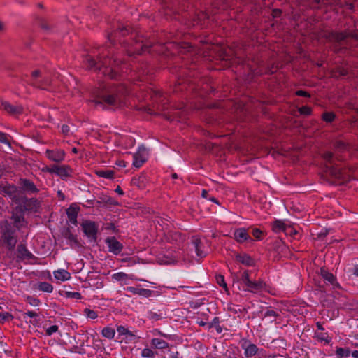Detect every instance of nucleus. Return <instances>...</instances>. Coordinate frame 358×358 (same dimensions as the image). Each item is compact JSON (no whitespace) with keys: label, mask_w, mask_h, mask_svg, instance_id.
Masks as SVG:
<instances>
[{"label":"nucleus","mask_w":358,"mask_h":358,"mask_svg":"<svg viewBox=\"0 0 358 358\" xmlns=\"http://www.w3.org/2000/svg\"><path fill=\"white\" fill-rule=\"evenodd\" d=\"M264 317H280V315L273 310H267L264 314L263 315Z\"/></svg>","instance_id":"nucleus-60"},{"label":"nucleus","mask_w":358,"mask_h":358,"mask_svg":"<svg viewBox=\"0 0 358 358\" xmlns=\"http://www.w3.org/2000/svg\"><path fill=\"white\" fill-rule=\"evenodd\" d=\"M127 291L133 294H138L139 296H142L146 298H148L152 296L153 291L144 288H138L134 287H127L126 288Z\"/></svg>","instance_id":"nucleus-25"},{"label":"nucleus","mask_w":358,"mask_h":358,"mask_svg":"<svg viewBox=\"0 0 358 358\" xmlns=\"http://www.w3.org/2000/svg\"><path fill=\"white\" fill-rule=\"evenodd\" d=\"M250 271L245 270L241 277L240 280L244 284V285H247L250 281Z\"/></svg>","instance_id":"nucleus-53"},{"label":"nucleus","mask_w":358,"mask_h":358,"mask_svg":"<svg viewBox=\"0 0 358 358\" xmlns=\"http://www.w3.org/2000/svg\"><path fill=\"white\" fill-rule=\"evenodd\" d=\"M103 228L106 230H111L115 234H118L120 232L118 227L113 222H107L103 224Z\"/></svg>","instance_id":"nucleus-48"},{"label":"nucleus","mask_w":358,"mask_h":358,"mask_svg":"<svg viewBox=\"0 0 358 358\" xmlns=\"http://www.w3.org/2000/svg\"><path fill=\"white\" fill-rule=\"evenodd\" d=\"M112 278L117 281H122L128 278V275L127 273L120 272L117 273H114L112 275Z\"/></svg>","instance_id":"nucleus-51"},{"label":"nucleus","mask_w":358,"mask_h":358,"mask_svg":"<svg viewBox=\"0 0 358 358\" xmlns=\"http://www.w3.org/2000/svg\"><path fill=\"white\" fill-rule=\"evenodd\" d=\"M24 213L21 206H17L13 208L11 211V216L10 217L11 222L10 223L13 224L15 227H17L19 231H22L28 226V221L25 219Z\"/></svg>","instance_id":"nucleus-9"},{"label":"nucleus","mask_w":358,"mask_h":358,"mask_svg":"<svg viewBox=\"0 0 358 358\" xmlns=\"http://www.w3.org/2000/svg\"><path fill=\"white\" fill-rule=\"evenodd\" d=\"M85 315L90 319H96L98 317L97 313L93 310L90 308H85L84 310Z\"/></svg>","instance_id":"nucleus-52"},{"label":"nucleus","mask_w":358,"mask_h":358,"mask_svg":"<svg viewBox=\"0 0 358 358\" xmlns=\"http://www.w3.org/2000/svg\"><path fill=\"white\" fill-rule=\"evenodd\" d=\"M331 49L335 54H342L346 52L348 48L346 45L331 43Z\"/></svg>","instance_id":"nucleus-38"},{"label":"nucleus","mask_w":358,"mask_h":358,"mask_svg":"<svg viewBox=\"0 0 358 358\" xmlns=\"http://www.w3.org/2000/svg\"><path fill=\"white\" fill-rule=\"evenodd\" d=\"M106 241L108 243V246H122L115 237H108L106 238Z\"/></svg>","instance_id":"nucleus-57"},{"label":"nucleus","mask_w":358,"mask_h":358,"mask_svg":"<svg viewBox=\"0 0 358 358\" xmlns=\"http://www.w3.org/2000/svg\"><path fill=\"white\" fill-rule=\"evenodd\" d=\"M108 38L113 45H120L128 56L150 52L154 43L142 34L135 32L128 24L117 22L108 34Z\"/></svg>","instance_id":"nucleus-2"},{"label":"nucleus","mask_w":358,"mask_h":358,"mask_svg":"<svg viewBox=\"0 0 358 358\" xmlns=\"http://www.w3.org/2000/svg\"><path fill=\"white\" fill-rule=\"evenodd\" d=\"M333 145L334 149L339 152H344L350 148V144L342 140H336Z\"/></svg>","instance_id":"nucleus-34"},{"label":"nucleus","mask_w":358,"mask_h":358,"mask_svg":"<svg viewBox=\"0 0 358 358\" xmlns=\"http://www.w3.org/2000/svg\"><path fill=\"white\" fill-rule=\"evenodd\" d=\"M38 288L39 290L47 293H51L53 290V286L47 282H41L38 283Z\"/></svg>","instance_id":"nucleus-42"},{"label":"nucleus","mask_w":358,"mask_h":358,"mask_svg":"<svg viewBox=\"0 0 358 358\" xmlns=\"http://www.w3.org/2000/svg\"><path fill=\"white\" fill-rule=\"evenodd\" d=\"M160 62L167 64L165 67L169 72L176 75L173 88L174 93L183 91L196 90L200 86V71L198 64L189 58H182L178 55L164 54L160 57Z\"/></svg>","instance_id":"nucleus-1"},{"label":"nucleus","mask_w":358,"mask_h":358,"mask_svg":"<svg viewBox=\"0 0 358 358\" xmlns=\"http://www.w3.org/2000/svg\"><path fill=\"white\" fill-rule=\"evenodd\" d=\"M228 310L234 314H236L238 313H242L241 308H240V306L236 305L234 306H229Z\"/></svg>","instance_id":"nucleus-63"},{"label":"nucleus","mask_w":358,"mask_h":358,"mask_svg":"<svg viewBox=\"0 0 358 358\" xmlns=\"http://www.w3.org/2000/svg\"><path fill=\"white\" fill-rule=\"evenodd\" d=\"M38 258L30 252L27 248H17V259L16 262H26L29 264L37 263Z\"/></svg>","instance_id":"nucleus-12"},{"label":"nucleus","mask_w":358,"mask_h":358,"mask_svg":"<svg viewBox=\"0 0 358 358\" xmlns=\"http://www.w3.org/2000/svg\"><path fill=\"white\" fill-rule=\"evenodd\" d=\"M148 181L146 175L144 173H141L139 176L131 179V185L137 187L140 189H144Z\"/></svg>","instance_id":"nucleus-24"},{"label":"nucleus","mask_w":358,"mask_h":358,"mask_svg":"<svg viewBox=\"0 0 358 358\" xmlns=\"http://www.w3.org/2000/svg\"><path fill=\"white\" fill-rule=\"evenodd\" d=\"M320 274L325 280L331 284H334V282L336 280L334 275L324 268H320Z\"/></svg>","instance_id":"nucleus-39"},{"label":"nucleus","mask_w":358,"mask_h":358,"mask_svg":"<svg viewBox=\"0 0 358 358\" xmlns=\"http://www.w3.org/2000/svg\"><path fill=\"white\" fill-rule=\"evenodd\" d=\"M295 95L298 96H303L306 98H310L311 96L310 94L305 90H299L295 92Z\"/></svg>","instance_id":"nucleus-59"},{"label":"nucleus","mask_w":358,"mask_h":358,"mask_svg":"<svg viewBox=\"0 0 358 358\" xmlns=\"http://www.w3.org/2000/svg\"><path fill=\"white\" fill-rule=\"evenodd\" d=\"M20 232L18 229L11 224L8 220H1L0 222V244L2 246H15L20 241L17 246H25V243H23L24 240L22 239L21 241L19 240L17 233Z\"/></svg>","instance_id":"nucleus-5"},{"label":"nucleus","mask_w":358,"mask_h":358,"mask_svg":"<svg viewBox=\"0 0 358 358\" xmlns=\"http://www.w3.org/2000/svg\"><path fill=\"white\" fill-rule=\"evenodd\" d=\"M54 276L57 280L66 281L71 278V274L66 270L59 269L54 271Z\"/></svg>","instance_id":"nucleus-28"},{"label":"nucleus","mask_w":358,"mask_h":358,"mask_svg":"<svg viewBox=\"0 0 358 358\" xmlns=\"http://www.w3.org/2000/svg\"><path fill=\"white\" fill-rule=\"evenodd\" d=\"M151 347L162 350L168 348L169 343L163 339L155 338L151 340Z\"/></svg>","instance_id":"nucleus-29"},{"label":"nucleus","mask_w":358,"mask_h":358,"mask_svg":"<svg viewBox=\"0 0 358 358\" xmlns=\"http://www.w3.org/2000/svg\"><path fill=\"white\" fill-rule=\"evenodd\" d=\"M124 89L121 85H105L100 87L96 92V104L106 103L110 106L118 108L122 101V94Z\"/></svg>","instance_id":"nucleus-4"},{"label":"nucleus","mask_w":358,"mask_h":358,"mask_svg":"<svg viewBox=\"0 0 358 358\" xmlns=\"http://www.w3.org/2000/svg\"><path fill=\"white\" fill-rule=\"evenodd\" d=\"M336 117L334 112L326 111L322 114L321 119L327 123H332Z\"/></svg>","instance_id":"nucleus-40"},{"label":"nucleus","mask_w":358,"mask_h":358,"mask_svg":"<svg viewBox=\"0 0 358 358\" xmlns=\"http://www.w3.org/2000/svg\"><path fill=\"white\" fill-rule=\"evenodd\" d=\"M351 351L349 348L336 347V358H347L350 355Z\"/></svg>","instance_id":"nucleus-35"},{"label":"nucleus","mask_w":358,"mask_h":358,"mask_svg":"<svg viewBox=\"0 0 358 358\" xmlns=\"http://www.w3.org/2000/svg\"><path fill=\"white\" fill-rule=\"evenodd\" d=\"M275 67L273 65H271V66H268L266 68L264 72H261L260 74H267V75H272L273 74L275 71H276V69H274Z\"/></svg>","instance_id":"nucleus-62"},{"label":"nucleus","mask_w":358,"mask_h":358,"mask_svg":"<svg viewBox=\"0 0 358 358\" xmlns=\"http://www.w3.org/2000/svg\"><path fill=\"white\" fill-rule=\"evenodd\" d=\"M348 74V70L343 66H337L331 71L332 77L336 79L346 76Z\"/></svg>","instance_id":"nucleus-30"},{"label":"nucleus","mask_w":358,"mask_h":358,"mask_svg":"<svg viewBox=\"0 0 358 358\" xmlns=\"http://www.w3.org/2000/svg\"><path fill=\"white\" fill-rule=\"evenodd\" d=\"M250 229L238 228L235 230L234 233V238L239 243H243L247 241L248 243H253L254 239L250 236L248 231Z\"/></svg>","instance_id":"nucleus-16"},{"label":"nucleus","mask_w":358,"mask_h":358,"mask_svg":"<svg viewBox=\"0 0 358 358\" xmlns=\"http://www.w3.org/2000/svg\"><path fill=\"white\" fill-rule=\"evenodd\" d=\"M286 236H289L294 239H297V236H299V233L293 227L292 225L288 224L285 231Z\"/></svg>","instance_id":"nucleus-43"},{"label":"nucleus","mask_w":358,"mask_h":358,"mask_svg":"<svg viewBox=\"0 0 358 358\" xmlns=\"http://www.w3.org/2000/svg\"><path fill=\"white\" fill-rule=\"evenodd\" d=\"M315 338H317L318 341L324 342L325 344H329L331 341V338L329 336L328 333L327 332H315Z\"/></svg>","instance_id":"nucleus-37"},{"label":"nucleus","mask_w":358,"mask_h":358,"mask_svg":"<svg viewBox=\"0 0 358 358\" xmlns=\"http://www.w3.org/2000/svg\"><path fill=\"white\" fill-rule=\"evenodd\" d=\"M221 59L229 61L231 65L237 63L238 64L243 65L245 62V59L244 57H237L236 55H230L227 53L226 50H224L221 55Z\"/></svg>","instance_id":"nucleus-21"},{"label":"nucleus","mask_w":358,"mask_h":358,"mask_svg":"<svg viewBox=\"0 0 358 358\" xmlns=\"http://www.w3.org/2000/svg\"><path fill=\"white\" fill-rule=\"evenodd\" d=\"M80 211V208L76 206V204H71L69 208L66 209V215L69 220V222L74 224L77 225L78 221L77 217L78 213Z\"/></svg>","instance_id":"nucleus-23"},{"label":"nucleus","mask_w":358,"mask_h":358,"mask_svg":"<svg viewBox=\"0 0 358 358\" xmlns=\"http://www.w3.org/2000/svg\"><path fill=\"white\" fill-rule=\"evenodd\" d=\"M217 283L222 287L226 292H228L227 284L225 282L224 276L222 274H217L215 275Z\"/></svg>","instance_id":"nucleus-45"},{"label":"nucleus","mask_w":358,"mask_h":358,"mask_svg":"<svg viewBox=\"0 0 358 358\" xmlns=\"http://www.w3.org/2000/svg\"><path fill=\"white\" fill-rule=\"evenodd\" d=\"M322 158L326 163L324 171L335 179L341 180L343 176L342 171L336 164V161H340L339 157L335 156L331 151H326L322 154Z\"/></svg>","instance_id":"nucleus-7"},{"label":"nucleus","mask_w":358,"mask_h":358,"mask_svg":"<svg viewBox=\"0 0 358 358\" xmlns=\"http://www.w3.org/2000/svg\"><path fill=\"white\" fill-rule=\"evenodd\" d=\"M288 224H286L284 221L281 220H275L271 223V229L273 232L278 234L285 231Z\"/></svg>","instance_id":"nucleus-26"},{"label":"nucleus","mask_w":358,"mask_h":358,"mask_svg":"<svg viewBox=\"0 0 358 358\" xmlns=\"http://www.w3.org/2000/svg\"><path fill=\"white\" fill-rule=\"evenodd\" d=\"M45 156L50 160L59 163L64 159L65 157V152L63 150L56 149V150H46Z\"/></svg>","instance_id":"nucleus-18"},{"label":"nucleus","mask_w":358,"mask_h":358,"mask_svg":"<svg viewBox=\"0 0 358 358\" xmlns=\"http://www.w3.org/2000/svg\"><path fill=\"white\" fill-rule=\"evenodd\" d=\"M235 259L246 266H255L256 264L255 259L245 252L236 253Z\"/></svg>","instance_id":"nucleus-19"},{"label":"nucleus","mask_w":358,"mask_h":358,"mask_svg":"<svg viewBox=\"0 0 358 358\" xmlns=\"http://www.w3.org/2000/svg\"><path fill=\"white\" fill-rule=\"evenodd\" d=\"M152 98L155 100V101H160L163 105H165L168 103V100L165 101L166 98L164 96L163 92L160 90H152Z\"/></svg>","instance_id":"nucleus-36"},{"label":"nucleus","mask_w":358,"mask_h":358,"mask_svg":"<svg viewBox=\"0 0 358 358\" xmlns=\"http://www.w3.org/2000/svg\"><path fill=\"white\" fill-rule=\"evenodd\" d=\"M20 185L22 190L27 193H38L39 192L36 185L29 179L20 178Z\"/></svg>","instance_id":"nucleus-20"},{"label":"nucleus","mask_w":358,"mask_h":358,"mask_svg":"<svg viewBox=\"0 0 358 358\" xmlns=\"http://www.w3.org/2000/svg\"><path fill=\"white\" fill-rule=\"evenodd\" d=\"M15 203H17V206H21L23 211L31 213H38L41 208V202L36 198H28L26 196H18L15 200Z\"/></svg>","instance_id":"nucleus-8"},{"label":"nucleus","mask_w":358,"mask_h":358,"mask_svg":"<svg viewBox=\"0 0 358 358\" xmlns=\"http://www.w3.org/2000/svg\"><path fill=\"white\" fill-rule=\"evenodd\" d=\"M102 336L108 339H113L115 336V331L113 327H106L102 329Z\"/></svg>","instance_id":"nucleus-41"},{"label":"nucleus","mask_w":358,"mask_h":358,"mask_svg":"<svg viewBox=\"0 0 358 358\" xmlns=\"http://www.w3.org/2000/svg\"><path fill=\"white\" fill-rule=\"evenodd\" d=\"M324 37L330 43H338L348 45V38L358 41V33L355 31H350L349 29H345L343 31L329 30L326 31Z\"/></svg>","instance_id":"nucleus-6"},{"label":"nucleus","mask_w":358,"mask_h":358,"mask_svg":"<svg viewBox=\"0 0 358 358\" xmlns=\"http://www.w3.org/2000/svg\"><path fill=\"white\" fill-rule=\"evenodd\" d=\"M246 288L245 291L256 293L257 292L262 291L266 287V283L262 280L258 281H252L250 280L247 285H245Z\"/></svg>","instance_id":"nucleus-22"},{"label":"nucleus","mask_w":358,"mask_h":358,"mask_svg":"<svg viewBox=\"0 0 358 358\" xmlns=\"http://www.w3.org/2000/svg\"><path fill=\"white\" fill-rule=\"evenodd\" d=\"M26 301L33 306H38L41 303V301L38 299L35 298L32 296H27L26 298Z\"/></svg>","instance_id":"nucleus-50"},{"label":"nucleus","mask_w":358,"mask_h":358,"mask_svg":"<svg viewBox=\"0 0 358 358\" xmlns=\"http://www.w3.org/2000/svg\"><path fill=\"white\" fill-rule=\"evenodd\" d=\"M184 252V259L187 260L189 262H192L194 259L199 262L200 259L205 257L208 253L202 250L201 248H186V251Z\"/></svg>","instance_id":"nucleus-11"},{"label":"nucleus","mask_w":358,"mask_h":358,"mask_svg":"<svg viewBox=\"0 0 358 358\" xmlns=\"http://www.w3.org/2000/svg\"><path fill=\"white\" fill-rule=\"evenodd\" d=\"M122 61L117 57H110L108 53H101L95 59L90 55L83 57V64L88 70L100 71L102 73L111 80H118L120 77V72L116 66Z\"/></svg>","instance_id":"nucleus-3"},{"label":"nucleus","mask_w":358,"mask_h":358,"mask_svg":"<svg viewBox=\"0 0 358 358\" xmlns=\"http://www.w3.org/2000/svg\"><path fill=\"white\" fill-rule=\"evenodd\" d=\"M299 113L301 115L304 116H309L312 115V108L308 106H303L302 107L299 108L298 109Z\"/></svg>","instance_id":"nucleus-47"},{"label":"nucleus","mask_w":358,"mask_h":358,"mask_svg":"<svg viewBox=\"0 0 358 358\" xmlns=\"http://www.w3.org/2000/svg\"><path fill=\"white\" fill-rule=\"evenodd\" d=\"M95 174L100 177V178H108V179H113L115 176V171L113 170H109V169H101V170H96Z\"/></svg>","instance_id":"nucleus-33"},{"label":"nucleus","mask_w":358,"mask_h":358,"mask_svg":"<svg viewBox=\"0 0 358 358\" xmlns=\"http://www.w3.org/2000/svg\"><path fill=\"white\" fill-rule=\"evenodd\" d=\"M81 227L85 235L91 241L96 242L99 230L97 223L94 221L85 220Z\"/></svg>","instance_id":"nucleus-10"},{"label":"nucleus","mask_w":358,"mask_h":358,"mask_svg":"<svg viewBox=\"0 0 358 358\" xmlns=\"http://www.w3.org/2000/svg\"><path fill=\"white\" fill-rule=\"evenodd\" d=\"M64 236L69 239L70 241L75 242L76 243H78L76 236L72 234L70 228H67L66 229L64 232Z\"/></svg>","instance_id":"nucleus-54"},{"label":"nucleus","mask_w":358,"mask_h":358,"mask_svg":"<svg viewBox=\"0 0 358 358\" xmlns=\"http://www.w3.org/2000/svg\"><path fill=\"white\" fill-rule=\"evenodd\" d=\"M14 317L9 313H0V323H5L10 322L13 320Z\"/></svg>","instance_id":"nucleus-46"},{"label":"nucleus","mask_w":358,"mask_h":358,"mask_svg":"<svg viewBox=\"0 0 358 358\" xmlns=\"http://www.w3.org/2000/svg\"><path fill=\"white\" fill-rule=\"evenodd\" d=\"M158 353L150 348H145L141 351V356L145 358H155Z\"/></svg>","instance_id":"nucleus-44"},{"label":"nucleus","mask_w":358,"mask_h":358,"mask_svg":"<svg viewBox=\"0 0 358 358\" xmlns=\"http://www.w3.org/2000/svg\"><path fill=\"white\" fill-rule=\"evenodd\" d=\"M117 331L120 336H126L129 334V330L124 326H118L117 327Z\"/></svg>","instance_id":"nucleus-58"},{"label":"nucleus","mask_w":358,"mask_h":358,"mask_svg":"<svg viewBox=\"0 0 358 358\" xmlns=\"http://www.w3.org/2000/svg\"><path fill=\"white\" fill-rule=\"evenodd\" d=\"M65 296L68 298L81 299L82 295L78 292H66Z\"/></svg>","instance_id":"nucleus-55"},{"label":"nucleus","mask_w":358,"mask_h":358,"mask_svg":"<svg viewBox=\"0 0 358 358\" xmlns=\"http://www.w3.org/2000/svg\"><path fill=\"white\" fill-rule=\"evenodd\" d=\"M148 150L144 145L138 148V151L133 155V166L136 168L141 167L147 161Z\"/></svg>","instance_id":"nucleus-14"},{"label":"nucleus","mask_w":358,"mask_h":358,"mask_svg":"<svg viewBox=\"0 0 358 358\" xmlns=\"http://www.w3.org/2000/svg\"><path fill=\"white\" fill-rule=\"evenodd\" d=\"M7 250L6 255L8 257L15 259H17V249L15 250V248H6Z\"/></svg>","instance_id":"nucleus-49"},{"label":"nucleus","mask_w":358,"mask_h":358,"mask_svg":"<svg viewBox=\"0 0 358 358\" xmlns=\"http://www.w3.org/2000/svg\"><path fill=\"white\" fill-rule=\"evenodd\" d=\"M73 170L69 165H62L59 166L57 176H59L61 179L65 180L68 177L71 176V173Z\"/></svg>","instance_id":"nucleus-27"},{"label":"nucleus","mask_w":358,"mask_h":358,"mask_svg":"<svg viewBox=\"0 0 358 358\" xmlns=\"http://www.w3.org/2000/svg\"><path fill=\"white\" fill-rule=\"evenodd\" d=\"M249 231V233L251 234L254 237V241L262 240L266 235L265 231L261 230L259 228H251Z\"/></svg>","instance_id":"nucleus-32"},{"label":"nucleus","mask_w":358,"mask_h":358,"mask_svg":"<svg viewBox=\"0 0 358 358\" xmlns=\"http://www.w3.org/2000/svg\"><path fill=\"white\" fill-rule=\"evenodd\" d=\"M17 192V187L14 184H10L8 182L0 184V194L3 196H8L14 202L17 197L15 194Z\"/></svg>","instance_id":"nucleus-15"},{"label":"nucleus","mask_w":358,"mask_h":358,"mask_svg":"<svg viewBox=\"0 0 358 358\" xmlns=\"http://www.w3.org/2000/svg\"><path fill=\"white\" fill-rule=\"evenodd\" d=\"M1 106H3V110L11 116L20 115L24 113V108L21 105H13L6 101H1Z\"/></svg>","instance_id":"nucleus-17"},{"label":"nucleus","mask_w":358,"mask_h":358,"mask_svg":"<svg viewBox=\"0 0 358 358\" xmlns=\"http://www.w3.org/2000/svg\"><path fill=\"white\" fill-rule=\"evenodd\" d=\"M240 345L241 348L244 350V355L246 358L255 356L259 352V348L246 338L241 339Z\"/></svg>","instance_id":"nucleus-13"},{"label":"nucleus","mask_w":358,"mask_h":358,"mask_svg":"<svg viewBox=\"0 0 358 358\" xmlns=\"http://www.w3.org/2000/svg\"><path fill=\"white\" fill-rule=\"evenodd\" d=\"M99 199L100 201H96L97 204L104 203L115 206L120 205L118 201H117L115 199L108 195H103L101 196Z\"/></svg>","instance_id":"nucleus-31"},{"label":"nucleus","mask_w":358,"mask_h":358,"mask_svg":"<svg viewBox=\"0 0 358 358\" xmlns=\"http://www.w3.org/2000/svg\"><path fill=\"white\" fill-rule=\"evenodd\" d=\"M0 143L10 145V142L7 138V134L2 131H0Z\"/></svg>","instance_id":"nucleus-64"},{"label":"nucleus","mask_w":358,"mask_h":358,"mask_svg":"<svg viewBox=\"0 0 358 358\" xmlns=\"http://www.w3.org/2000/svg\"><path fill=\"white\" fill-rule=\"evenodd\" d=\"M59 330V327L57 325H52L49 328L46 329V335L51 336L52 334L57 332Z\"/></svg>","instance_id":"nucleus-61"},{"label":"nucleus","mask_w":358,"mask_h":358,"mask_svg":"<svg viewBox=\"0 0 358 358\" xmlns=\"http://www.w3.org/2000/svg\"><path fill=\"white\" fill-rule=\"evenodd\" d=\"M38 26L45 31H50V27L48 24L47 21L43 18H40L38 20Z\"/></svg>","instance_id":"nucleus-56"}]
</instances>
